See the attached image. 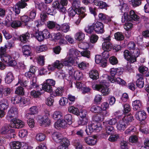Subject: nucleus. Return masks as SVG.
Returning <instances> with one entry per match:
<instances>
[{"label": "nucleus", "instance_id": "bf43d9fd", "mask_svg": "<svg viewBox=\"0 0 149 149\" xmlns=\"http://www.w3.org/2000/svg\"><path fill=\"white\" fill-rule=\"evenodd\" d=\"M68 102V100L65 97L61 98L59 101V104L61 106L65 105Z\"/></svg>", "mask_w": 149, "mask_h": 149}, {"label": "nucleus", "instance_id": "c03bdc74", "mask_svg": "<svg viewBox=\"0 0 149 149\" xmlns=\"http://www.w3.org/2000/svg\"><path fill=\"white\" fill-rule=\"evenodd\" d=\"M55 68L60 69L63 67V65L62 62V60L61 61L56 60L54 63Z\"/></svg>", "mask_w": 149, "mask_h": 149}, {"label": "nucleus", "instance_id": "0e129e2a", "mask_svg": "<svg viewBox=\"0 0 149 149\" xmlns=\"http://www.w3.org/2000/svg\"><path fill=\"white\" fill-rule=\"evenodd\" d=\"M129 142L133 143H136L138 141L137 137L136 135H132L129 138Z\"/></svg>", "mask_w": 149, "mask_h": 149}, {"label": "nucleus", "instance_id": "3c124183", "mask_svg": "<svg viewBox=\"0 0 149 149\" xmlns=\"http://www.w3.org/2000/svg\"><path fill=\"white\" fill-rule=\"evenodd\" d=\"M129 14L126 13H124L122 17V22L123 23H124L126 21H130V19H129Z\"/></svg>", "mask_w": 149, "mask_h": 149}, {"label": "nucleus", "instance_id": "9d476101", "mask_svg": "<svg viewBox=\"0 0 149 149\" xmlns=\"http://www.w3.org/2000/svg\"><path fill=\"white\" fill-rule=\"evenodd\" d=\"M95 60L96 63L100 64V65L102 67H104L107 65V60L102 58L101 56L96 55L95 56Z\"/></svg>", "mask_w": 149, "mask_h": 149}, {"label": "nucleus", "instance_id": "ddd939ff", "mask_svg": "<svg viewBox=\"0 0 149 149\" xmlns=\"http://www.w3.org/2000/svg\"><path fill=\"white\" fill-rule=\"evenodd\" d=\"M24 144L18 141H13L11 142L10 146L12 149H21L23 147Z\"/></svg>", "mask_w": 149, "mask_h": 149}, {"label": "nucleus", "instance_id": "6e6552de", "mask_svg": "<svg viewBox=\"0 0 149 149\" xmlns=\"http://www.w3.org/2000/svg\"><path fill=\"white\" fill-rule=\"evenodd\" d=\"M77 58L76 57L74 58L73 57L70 56L62 60L63 64L65 66H71L75 64V61Z\"/></svg>", "mask_w": 149, "mask_h": 149}, {"label": "nucleus", "instance_id": "e2e57ef3", "mask_svg": "<svg viewBox=\"0 0 149 149\" xmlns=\"http://www.w3.org/2000/svg\"><path fill=\"white\" fill-rule=\"evenodd\" d=\"M88 44L85 42H81L78 44L79 47L82 49H86L88 46Z\"/></svg>", "mask_w": 149, "mask_h": 149}, {"label": "nucleus", "instance_id": "cd10ccee", "mask_svg": "<svg viewBox=\"0 0 149 149\" xmlns=\"http://www.w3.org/2000/svg\"><path fill=\"white\" fill-rule=\"evenodd\" d=\"M53 140L56 142H58L60 140H62V135L59 132H55L52 136Z\"/></svg>", "mask_w": 149, "mask_h": 149}, {"label": "nucleus", "instance_id": "c756f323", "mask_svg": "<svg viewBox=\"0 0 149 149\" xmlns=\"http://www.w3.org/2000/svg\"><path fill=\"white\" fill-rule=\"evenodd\" d=\"M21 97L18 95L12 97L11 99V102L14 104H19L20 100H21Z\"/></svg>", "mask_w": 149, "mask_h": 149}, {"label": "nucleus", "instance_id": "ea45409f", "mask_svg": "<svg viewBox=\"0 0 149 149\" xmlns=\"http://www.w3.org/2000/svg\"><path fill=\"white\" fill-rule=\"evenodd\" d=\"M50 120L48 118H47L46 117H43L41 123L42 125L45 126H46L50 125Z\"/></svg>", "mask_w": 149, "mask_h": 149}, {"label": "nucleus", "instance_id": "f3484780", "mask_svg": "<svg viewBox=\"0 0 149 149\" xmlns=\"http://www.w3.org/2000/svg\"><path fill=\"white\" fill-rule=\"evenodd\" d=\"M84 141L88 144L90 146H93L96 144L97 139L93 137L88 136L85 138Z\"/></svg>", "mask_w": 149, "mask_h": 149}, {"label": "nucleus", "instance_id": "de8ad7c7", "mask_svg": "<svg viewBox=\"0 0 149 149\" xmlns=\"http://www.w3.org/2000/svg\"><path fill=\"white\" fill-rule=\"evenodd\" d=\"M74 76L76 79L79 80L82 78V74L81 72L77 70L74 74Z\"/></svg>", "mask_w": 149, "mask_h": 149}, {"label": "nucleus", "instance_id": "052dcab7", "mask_svg": "<svg viewBox=\"0 0 149 149\" xmlns=\"http://www.w3.org/2000/svg\"><path fill=\"white\" fill-rule=\"evenodd\" d=\"M115 82L122 86L125 85L126 84V83L124 80L119 77H118L116 78Z\"/></svg>", "mask_w": 149, "mask_h": 149}, {"label": "nucleus", "instance_id": "72a5a7b5", "mask_svg": "<svg viewBox=\"0 0 149 149\" xmlns=\"http://www.w3.org/2000/svg\"><path fill=\"white\" fill-rule=\"evenodd\" d=\"M136 84L138 87L140 88H142L144 86L143 78L142 77H140L137 80Z\"/></svg>", "mask_w": 149, "mask_h": 149}, {"label": "nucleus", "instance_id": "0eeeda50", "mask_svg": "<svg viewBox=\"0 0 149 149\" xmlns=\"http://www.w3.org/2000/svg\"><path fill=\"white\" fill-rule=\"evenodd\" d=\"M18 114L17 108L15 107H12L8 110L6 116V119L9 120L17 116Z\"/></svg>", "mask_w": 149, "mask_h": 149}, {"label": "nucleus", "instance_id": "5fc2aeb1", "mask_svg": "<svg viewBox=\"0 0 149 149\" xmlns=\"http://www.w3.org/2000/svg\"><path fill=\"white\" fill-rule=\"evenodd\" d=\"M120 145L121 149H128V143L126 141L124 140L121 141Z\"/></svg>", "mask_w": 149, "mask_h": 149}, {"label": "nucleus", "instance_id": "a211bd4d", "mask_svg": "<svg viewBox=\"0 0 149 149\" xmlns=\"http://www.w3.org/2000/svg\"><path fill=\"white\" fill-rule=\"evenodd\" d=\"M112 47V45L110 41H105L102 43V48L104 51H110Z\"/></svg>", "mask_w": 149, "mask_h": 149}, {"label": "nucleus", "instance_id": "4c0bfd02", "mask_svg": "<svg viewBox=\"0 0 149 149\" xmlns=\"http://www.w3.org/2000/svg\"><path fill=\"white\" fill-rule=\"evenodd\" d=\"M114 37L117 40L121 41L124 39V36L122 33L117 32L115 33Z\"/></svg>", "mask_w": 149, "mask_h": 149}, {"label": "nucleus", "instance_id": "f8f14e48", "mask_svg": "<svg viewBox=\"0 0 149 149\" xmlns=\"http://www.w3.org/2000/svg\"><path fill=\"white\" fill-rule=\"evenodd\" d=\"M124 56L125 58L131 63H133L136 60V58L133 57V56H132L129 51L127 50L124 51Z\"/></svg>", "mask_w": 149, "mask_h": 149}, {"label": "nucleus", "instance_id": "6e6d98bb", "mask_svg": "<svg viewBox=\"0 0 149 149\" xmlns=\"http://www.w3.org/2000/svg\"><path fill=\"white\" fill-rule=\"evenodd\" d=\"M8 126L7 125H4L1 128L0 133L2 134H6L8 132Z\"/></svg>", "mask_w": 149, "mask_h": 149}, {"label": "nucleus", "instance_id": "f704fd0d", "mask_svg": "<svg viewBox=\"0 0 149 149\" xmlns=\"http://www.w3.org/2000/svg\"><path fill=\"white\" fill-rule=\"evenodd\" d=\"M52 117L54 119L57 120L62 118L63 115L61 112L59 111H56L54 112Z\"/></svg>", "mask_w": 149, "mask_h": 149}, {"label": "nucleus", "instance_id": "a878e982", "mask_svg": "<svg viewBox=\"0 0 149 149\" xmlns=\"http://www.w3.org/2000/svg\"><path fill=\"white\" fill-rule=\"evenodd\" d=\"M70 30V25L67 23H65L61 25V31L65 33H67Z\"/></svg>", "mask_w": 149, "mask_h": 149}, {"label": "nucleus", "instance_id": "e433bc0d", "mask_svg": "<svg viewBox=\"0 0 149 149\" xmlns=\"http://www.w3.org/2000/svg\"><path fill=\"white\" fill-rule=\"evenodd\" d=\"M30 113H28L26 114V117H28L29 115H34L37 114L38 111V109L36 106H33L29 109Z\"/></svg>", "mask_w": 149, "mask_h": 149}, {"label": "nucleus", "instance_id": "c9c22d12", "mask_svg": "<svg viewBox=\"0 0 149 149\" xmlns=\"http://www.w3.org/2000/svg\"><path fill=\"white\" fill-rule=\"evenodd\" d=\"M36 31V32L34 34V35L36 37V38L39 41H42L44 38L42 35V33L41 31L38 32Z\"/></svg>", "mask_w": 149, "mask_h": 149}, {"label": "nucleus", "instance_id": "2f4dec72", "mask_svg": "<svg viewBox=\"0 0 149 149\" xmlns=\"http://www.w3.org/2000/svg\"><path fill=\"white\" fill-rule=\"evenodd\" d=\"M30 35L29 33H26L25 34H23L20 37V40L23 42H26L29 38Z\"/></svg>", "mask_w": 149, "mask_h": 149}, {"label": "nucleus", "instance_id": "2eb2a0df", "mask_svg": "<svg viewBox=\"0 0 149 149\" xmlns=\"http://www.w3.org/2000/svg\"><path fill=\"white\" fill-rule=\"evenodd\" d=\"M132 106L134 110H139L142 107V103L141 101L136 100L133 102Z\"/></svg>", "mask_w": 149, "mask_h": 149}, {"label": "nucleus", "instance_id": "aec40b11", "mask_svg": "<svg viewBox=\"0 0 149 149\" xmlns=\"http://www.w3.org/2000/svg\"><path fill=\"white\" fill-rule=\"evenodd\" d=\"M81 118L78 121V124L79 125H85L87 124L88 120L86 116V114L84 113V115H80Z\"/></svg>", "mask_w": 149, "mask_h": 149}, {"label": "nucleus", "instance_id": "09e8293b", "mask_svg": "<svg viewBox=\"0 0 149 149\" xmlns=\"http://www.w3.org/2000/svg\"><path fill=\"white\" fill-rule=\"evenodd\" d=\"M101 110L100 107L97 105L92 106L91 109V110L92 112L95 113H99Z\"/></svg>", "mask_w": 149, "mask_h": 149}, {"label": "nucleus", "instance_id": "c85d7f7f", "mask_svg": "<svg viewBox=\"0 0 149 149\" xmlns=\"http://www.w3.org/2000/svg\"><path fill=\"white\" fill-rule=\"evenodd\" d=\"M30 86L28 89H31L32 88L36 87L37 86V79L36 77H33L30 82Z\"/></svg>", "mask_w": 149, "mask_h": 149}, {"label": "nucleus", "instance_id": "7c9ffc66", "mask_svg": "<svg viewBox=\"0 0 149 149\" xmlns=\"http://www.w3.org/2000/svg\"><path fill=\"white\" fill-rule=\"evenodd\" d=\"M45 135L44 133H39L36 135V139L37 141L41 142L45 140Z\"/></svg>", "mask_w": 149, "mask_h": 149}, {"label": "nucleus", "instance_id": "473e14b6", "mask_svg": "<svg viewBox=\"0 0 149 149\" xmlns=\"http://www.w3.org/2000/svg\"><path fill=\"white\" fill-rule=\"evenodd\" d=\"M68 111L70 112H71L74 114L78 116L79 114V109L76 108L73 106H71L68 108Z\"/></svg>", "mask_w": 149, "mask_h": 149}, {"label": "nucleus", "instance_id": "dca6fc26", "mask_svg": "<svg viewBox=\"0 0 149 149\" xmlns=\"http://www.w3.org/2000/svg\"><path fill=\"white\" fill-rule=\"evenodd\" d=\"M129 19L130 21L132 22H137L139 20V17L134 12L133 10H131L130 11L129 14Z\"/></svg>", "mask_w": 149, "mask_h": 149}, {"label": "nucleus", "instance_id": "393cba45", "mask_svg": "<svg viewBox=\"0 0 149 149\" xmlns=\"http://www.w3.org/2000/svg\"><path fill=\"white\" fill-rule=\"evenodd\" d=\"M14 77L13 74L11 72H9L7 74L5 78L6 83L9 84L12 82L14 79Z\"/></svg>", "mask_w": 149, "mask_h": 149}, {"label": "nucleus", "instance_id": "58836bf2", "mask_svg": "<svg viewBox=\"0 0 149 149\" xmlns=\"http://www.w3.org/2000/svg\"><path fill=\"white\" fill-rule=\"evenodd\" d=\"M15 93L19 95H23L24 93V91L22 87L19 86L16 88L15 91Z\"/></svg>", "mask_w": 149, "mask_h": 149}, {"label": "nucleus", "instance_id": "6ab92c4d", "mask_svg": "<svg viewBox=\"0 0 149 149\" xmlns=\"http://www.w3.org/2000/svg\"><path fill=\"white\" fill-rule=\"evenodd\" d=\"M102 110L99 112L100 113L96 117L98 118V120H103L105 117L108 116L109 114V113L106 110Z\"/></svg>", "mask_w": 149, "mask_h": 149}, {"label": "nucleus", "instance_id": "bb28decb", "mask_svg": "<svg viewBox=\"0 0 149 149\" xmlns=\"http://www.w3.org/2000/svg\"><path fill=\"white\" fill-rule=\"evenodd\" d=\"M94 3L95 5L99 6L100 8H104L107 6L106 3L102 1L95 0L94 1Z\"/></svg>", "mask_w": 149, "mask_h": 149}, {"label": "nucleus", "instance_id": "79ce46f5", "mask_svg": "<svg viewBox=\"0 0 149 149\" xmlns=\"http://www.w3.org/2000/svg\"><path fill=\"white\" fill-rule=\"evenodd\" d=\"M85 34L81 32H79L76 35V38L77 40L81 41L84 39Z\"/></svg>", "mask_w": 149, "mask_h": 149}, {"label": "nucleus", "instance_id": "9b49d317", "mask_svg": "<svg viewBox=\"0 0 149 149\" xmlns=\"http://www.w3.org/2000/svg\"><path fill=\"white\" fill-rule=\"evenodd\" d=\"M135 116L137 119L142 121L145 120L147 117V115L145 111H139L136 112Z\"/></svg>", "mask_w": 149, "mask_h": 149}, {"label": "nucleus", "instance_id": "f257e3e1", "mask_svg": "<svg viewBox=\"0 0 149 149\" xmlns=\"http://www.w3.org/2000/svg\"><path fill=\"white\" fill-rule=\"evenodd\" d=\"M118 123L116 127L117 129L120 131L125 130L133 120V117L131 115L125 116Z\"/></svg>", "mask_w": 149, "mask_h": 149}, {"label": "nucleus", "instance_id": "39448f33", "mask_svg": "<svg viewBox=\"0 0 149 149\" xmlns=\"http://www.w3.org/2000/svg\"><path fill=\"white\" fill-rule=\"evenodd\" d=\"M24 125V123L22 120L13 118L10 120V124H9V127L12 128H21Z\"/></svg>", "mask_w": 149, "mask_h": 149}, {"label": "nucleus", "instance_id": "864d4df0", "mask_svg": "<svg viewBox=\"0 0 149 149\" xmlns=\"http://www.w3.org/2000/svg\"><path fill=\"white\" fill-rule=\"evenodd\" d=\"M47 49V47L45 45H42L37 47L36 50L38 53L44 51Z\"/></svg>", "mask_w": 149, "mask_h": 149}, {"label": "nucleus", "instance_id": "b1692460", "mask_svg": "<svg viewBox=\"0 0 149 149\" xmlns=\"http://www.w3.org/2000/svg\"><path fill=\"white\" fill-rule=\"evenodd\" d=\"M90 77L93 80H96L99 78V73L98 71L93 70L90 71L89 74Z\"/></svg>", "mask_w": 149, "mask_h": 149}, {"label": "nucleus", "instance_id": "4d7b16f0", "mask_svg": "<svg viewBox=\"0 0 149 149\" xmlns=\"http://www.w3.org/2000/svg\"><path fill=\"white\" fill-rule=\"evenodd\" d=\"M64 118L67 121L68 124L69 125L71 124L72 123V116L71 115L68 114L65 116Z\"/></svg>", "mask_w": 149, "mask_h": 149}, {"label": "nucleus", "instance_id": "8fccbe9b", "mask_svg": "<svg viewBox=\"0 0 149 149\" xmlns=\"http://www.w3.org/2000/svg\"><path fill=\"white\" fill-rule=\"evenodd\" d=\"M106 123L110 125H114L117 123V120L115 118H113L106 122Z\"/></svg>", "mask_w": 149, "mask_h": 149}, {"label": "nucleus", "instance_id": "680f3d73", "mask_svg": "<svg viewBox=\"0 0 149 149\" xmlns=\"http://www.w3.org/2000/svg\"><path fill=\"white\" fill-rule=\"evenodd\" d=\"M119 138V135L118 134L111 135L109 138V141L111 142H114L116 141Z\"/></svg>", "mask_w": 149, "mask_h": 149}, {"label": "nucleus", "instance_id": "338daca9", "mask_svg": "<svg viewBox=\"0 0 149 149\" xmlns=\"http://www.w3.org/2000/svg\"><path fill=\"white\" fill-rule=\"evenodd\" d=\"M8 104L7 102H1L0 104V109L4 110L8 107Z\"/></svg>", "mask_w": 149, "mask_h": 149}, {"label": "nucleus", "instance_id": "423d86ee", "mask_svg": "<svg viewBox=\"0 0 149 149\" xmlns=\"http://www.w3.org/2000/svg\"><path fill=\"white\" fill-rule=\"evenodd\" d=\"M2 61L7 63L8 65L14 66L17 65L16 61L12 59L11 57L8 54H5L1 57Z\"/></svg>", "mask_w": 149, "mask_h": 149}, {"label": "nucleus", "instance_id": "412c9836", "mask_svg": "<svg viewBox=\"0 0 149 149\" xmlns=\"http://www.w3.org/2000/svg\"><path fill=\"white\" fill-rule=\"evenodd\" d=\"M67 123L64 120L58 121L54 124V127L56 129H58L59 127L64 128L67 126Z\"/></svg>", "mask_w": 149, "mask_h": 149}, {"label": "nucleus", "instance_id": "a19ab883", "mask_svg": "<svg viewBox=\"0 0 149 149\" xmlns=\"http://www.w3.org/2000/svg\"><path fill=\"white\" fill-rule=\"evenodd\" d=\"M42 88L45 91L48 92H51L52 91V87L46 83H44L42 86Z\"/></svg>", "mask_w": 149, "mask_h": 149}, {"label": "nucleus", "instance_id": "5701e85b", "mask_svg": "<svg viewBox=\"0 0 149 149\" xmlns=\"http://www.w3.org/2000/svg\"><path fill=\"white\" fill-rule=\"evenodd\" d=\"M31 48L29 46L25 45L22 47V50L23 54L26 56H31Z\"/></svg>", "mask_w": 149, "mask_h": 149}, {"label": "nucleus", "instance_id": "20e7f679", "mask_svg": "<svg viewBox=\"0 0 149 149\" xmlns=\"http://www.w3.org/2000/svg\"><path fill=\"white\" fill-rule=\"evenodd\" d=\"M78 11V13L74 17V20H75V23L77 24H79L81 20V19L84 18L86 15L84 12L86 11L85 8L80 7L77 8Z\"/></svg>", "mask_w": 149, "mask_h": 149}, {"label": "nucleus", "instance_id": "37998d69", "mask_svg": "<svg viewBox=\"0 0 149 149\" xmlns=\"http://www.w3.org/2000/svg\"><path fill=\"white\" fill-rule=\"evenodd\" d=\"M10 25L12 28H14L20 26L22 25V23L20 21L16 20L13 21Z\"/></svg>", "mask_w": 149, "mask_h": 149}, {"label": "nucleus", "instance_id": "49530a36", "mask_svg": "<svg viewBox=\"0 0 149 149\" xmlns=\"http://www.w3.org/2000/svg\"><path fill=\"white\" fill-rule=\"evenodd\" d=\"M84 30L85 32L87 33H91L94 30L93 24L91 26L88 25L86 26Z\"/></svg>", "mask_w": 149, "mask_h": 149}, {"label": "nucleus", "instance_id": "603ef678", "mask_svg": "<svg viewBox=\"0 0 149 149\" xmlns=\"http://www.w3.org/2000/svg\"><path fill=\"white\" fill-rule=\"evenodd\" d=\"M37 59L38 63L40 65L42 66L44 65L45 58L44 56L41 55L39 56L37 58Z\"/></svg>", "mask_w": 149, "mask_h": 149}, {"label": "nucleus", "instance_id": "774afa93", "mask_svg": "<svg viewBox=\"0 0 149 149\" xmlns=\"http://www.w3.org/2000/svg\"><path fill=\"white\" fill-rule=\"evenodd\" d=\"M80 2L79 1L77 0H74L72 3V6L73 8L77 9L79 7Z\"/></svg>", "mask_w": 149, "mask_h": 149}, {"label": "nucleus", "instance_id": "4be33fe9", "mask_svg": "<svg viewBox=\"0 0 149 149\" xmlns=\"http://www.w3.org/2000/svg\"><path fill=\"white\" fill-rule=\"evenodd\" d=\"M64 91V89L63 87H59L55 90L54 95L55 96H61L63 95Z\"/></svg>", "mask_w": 149, "mask_h": 149}, {"label": "nucleus", "instance_id": "13d9d810", "mask_svg": "<svg viewBox=\"0 0 149 149\" xmlns=\"http://www.w3.org/2000/svg\"><path fill=\"white\" fill-rule=\"evenodd\" d=\"M107 133L108 134H111L114 132V127L112 126H107L106 127Z\"/></svg>", "mask_w": 149, "mask_h": 149}, {"label": "nucleus", "instance_id": "4468645a", "mask_svg": "<svg viewBox=\"0 0 149 149\" xmlns=\"http://www.w3.org/2000/svg\"><path fill=\"white\" fill-rule=\"evenodd\" d=\"M69 144V141L66 138H63L61 142L60 145L58 147V149H68Z\"/></svg>", "mask_w": 149, "mask_h": 149}, {"label": "nucleus", "instance_id": "f03ea898", "mask_svg": "<svg viewBox=\"0 0 149 149\" xmlns=\"http://www.w3.org/2000/svg\"><path fill=\"white\" fill-rule=\"evenodd\" d=\"M100 84H95L92 86V88L95 90L100 92L103 96H106L110 93L109 88L106 85L103 84H105L106 81L105 80H102L100 82Z\"/></svg>", "mask_w": 149, "mask_h": 149}, {"label": "nucleus", "instance_id": "69168bd1", "mask_svg": "<svg viewBox=\"0 0 149 149\" xmlns=\"http://www.w3.org/2000/svg\"><path fill=\"white\" fill-rule=\"evenodd\" d=\"M41 33H42V35L45 38L47 39L49 38L50 36L49 33L47 29L44 30L41 32Z\"/></svg>", "mask_w": 149, "mask_h": 149}, {"label": "nucleus", "instance_id": "a18cd8bd", "mask_svg": "<svg viewBox=\"0 0 149 149\" xmlns=\"http://www.w3.org/2000/svg\"><path fill=\"white\" fill-rule=\"evenodd\" d=\"M77 9L72 7L70 8L68 10L69 15L72 17L74 16L76 13L77 14Z\"/></svg>", "mask_w": 149, "mask_h": 149}, {"label": "nucleus", "instance_id": "7ed1b4c3", "mask_svg": "<svg viewBox=\"0 0 149 149\" xmlns=\"http://www.w3.org/2000/svg\"><path fill=\"white\" fill-rule=\"evenodd\" d=\"M101 129V125L99 123L93 122L89 123L88 126L86 127L85 131L87 134L89 135L94 131L98 132Z\"/></svg>", "mask_w": 149, "mask_h": 149}, {"label": "nucleus", "instance_id": "1a4fd4ad", "mask_svg": "<svg viewBox=\"0 0 149 149\" xmlns=\"http://www.w3.org/2000/svg\"><path fill=\"white\" fill-rule=\"evenodd\" d=\"M94 29L95 31L97 33H102L104 32V26L103 24L101 22H97L93 24Z\"/></svg>", "mask_w": 149, "mask_h": 149}]
</instances>
